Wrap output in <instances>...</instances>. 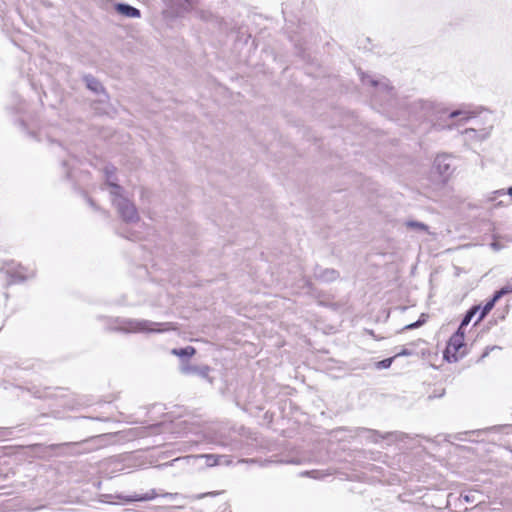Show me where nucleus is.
I'll use <instances>...</instances> for the list:
<instances>
[{
  "instance_id": "obj_16",
  "label": "nucleus",
  "mask_w": 512,
  "mask_h": 512,
  "mask_svg": "<svg viewBox=\"0 0 512 512\" xmlns=\"http://www.w3.org/2000/svg\"><path fill=\"white\" fill-rule=\"evenodd\" d=\"M85 81H86L87 87L95 92H98L99 90L102 89L101 84L95 78H93L91 76H86Z\"/></svg>"
},
{
  "instance_id": "obj_10",
  "label": "nucleus",
  "mask_w": 512,
  "mask_h": 512,
  "mask_svg": "<svg viewBox=\"0 0 512 512\" xmlns=\"http://www.w3.org/2000/svg\"><path fill=\"white\" fill-rule=\"evenodd\" d=\"M404 225L407 229L413 230L417 233H430L429 227L426 224L416 220H408Z\"/></svg>"
},
{
  "instance_id": "obj_14",
  "label": "nucleus",
  "mask_w": 512,
  "mask_h": 512,
  "mask_svg": "<svg viewBox=\"0 0 512 512\" xmlns=\"http://www.w3.org/2000/svg\"><path fill=\"white\" fill-rule=\"evenodd\" d=\"M501 297H497V292L495 293L494 297L485 304L484 308L482 309V312L478 318V321H481L486 314L494 307L495 303L500 299Z\"/></svg>"
},
{
  "instance_id": "obj_4",
  "label": "nucleus",
  "mask_w": 512,
  "mask_h": 512,
  "mask_svg": "<svg viewBox=\"0 0 512 512\" xmlns=\"http://www.w3.org/2000/svg\"><path fill=\"white\" fill-rule=\"evenodd\" d=\"M464 332L461 328L450 337L447 347L444 351V358L448 362H456L459 357L464 355Z\"/></svg>"
},
{
  "instance_id": "obj_19",
  "label": "nucleus",
  "mask_w": 512,
  "mask_h": 512,
  "mask_svg": "<svg viewBox=\"0 0 512 512\" xmlns=\"http://www.w3.org/2000/svg\"><path fill=\"white\" fill-rule=\"evenodd\" d=\"M425 323V315L422 314L421 315V319H419L418 321L414 322V323H411L409 325H406L405 326V329L406 330H412V329H416L418 327H420L421 325H423Z\"/></svg>"
},
{
  "instance_id": "obj_3",
  "label": "nucleus",
  "mask_w": 512,
  "mask_h": 512,
  "mask_svg": "<svg viewBox=\"0 0 512 512\" xmlns=\"http://www.w3.org/2000/svg\"><path fill=\"white\" fill-rule=\"evenodd\" d=\"M0 272H3L6 277V285L22 282L34 276V271L14 262L4 263L0 267Z\"/></svg>"
},
{
  "instance_id": "obj_12",
  "label": "nucleus",
  "mask_w": 512,
  "mask_h": 512,
  "mask_svg": "<svg viewBox=\"0 0 512 512\" xmlns=\"http://www.w3.org/2000/svg\"><path fill=\"white\" fill-rule=\"evenodd\" d=\"M362 82L377 87L379 91H388L390 89L386 81H376L370 76H363Z\"/></svg>"
},
{
  "instance_id": "obj_9",
  "label": "nucleus",
  "mask_w": 512,
  "mask_h": 512,
  "mask_svg": "<svg viewBox=\"0 0 512 512\" xmlns=\"http://www.w3.org/2000/svg\"><path fill=\"white\" fill-rule=\"evenodd\" d=\"M115 10L119 14L126 16L128 18H140L141 17L140 10L135 7L130 6L128 4L118 3L115 5Z\"/></svg>"
},
{
  "instance_id": "obj_8",
  "label": "nucleus",
  "mask_w": 512,
  "mask_h": 512,
  "mask_svg": "<svg viewBox=\"0 0 512 512\" xmlns=\"http://www.w3.org/2000/svg\"><path fill=\"white\" fill-rule=\"evenodd\" d=\"M200 457L206 459V465L208 467H213L216 465H230L232 460L228 456L224 455H215V454H205Z\"/></svg>"
},
{
  "instance_id": "obj_15",
  "label": "nucleus",
  "mask_w": 512,
  "mask_h": 512,
  "mask_svg": "<svg viewBox=\"0 0 512 512\" xmlns=\"http://www.w3.org/2000/svg\"><path fill=\"white\" fill-rule=\"evenodd\" d=\"M195 349L191 346L181 348V349H173L172 354L179 357H191L195 354Z\"/></svg>"
},
{
  "instance_id": "obj_26",
  "label": "nucleus",
  "mask_w": 512,
  "mask_h": 512,
  "mask_svg": "<svg viewBox=\"0 0 512 512\" xmlns=\"http://www.w3.org/2000/svg\"><path fill=\"white\" fill-rule=\"evenodd\" d=\"M506 193L512 198V187L508 188Z\"/></svg>"
},
{
  "instance_id": "obj_27",
  "label": "nucleus",
  "mask_w": 512,
  "mask_h": 512,
  "mask_svg": "<svg viewBox=\"0 0 512 512\" xmlns=\"http://www.w3.org/2000/svg\"><path fill=\"white\" fill-rule=\"evenodd\" d=\"M317 472L316 471H312V472H309L308 474H316Z\"/></svg>"
},
{
  "instance_id": "obj_13",
  "label": "nucleus",
  "mask_w": 512,
  "mask_h": 512,
  "mask_svg": "<svg viewBox=\"0 0 512 512\" xmlns=\"http://www.w3.org/2000/svg\"><path fill=\"white\" fill-rule=\"evenodd\" d=\"M450 119L460 118L461 121H467L474 117V113L467 109H459L452 111L449 116Z\"/></svg>"
},
{
  "instance_id": "obj_2",
  "label": "nucleus",
  "mask_w": 512,
  "mask_h": 512,
  "mask_svg": "<svg viewBox=\"0 0 512 512\" xmlns=\"http://www.w3.org/2000/svg\"><path fill=\"white\" fill-rule=\"evenodd\" d=\"M115 329L124 332H164L172 329L171 323H157L148 320L122 319L118 320Z\"/></svg>"
},
{
  "instance_id": "obj_24",
  "label": "nucleus",
  "mask_w": 512,
  "mask_h": 512,
  "mask_svg": "<svg viewBox=\"0 0 512 512\" xmlns=\"http://www.w3.org/2000/svg\"><path fill=\"white\" fill-rule=\"evenodd\" d=\"M494 195H504L505 194V191L504 190H497L493 193Z\"/></svg>"
},
{
  "instance_id": "obj_6",
  "label": "nucleus",
  "mask_w": 512,
  "mask_h": 512,
  "mask_svg": "<svg viewBox=\"0 0 512 512\" xmlns=\"http://www.w3.org/2000/svg\"><path fill=\"white\" fill-rule=\"evenodd\" d=\"M157 496H158V494L156 493V491L151 490L150 492H148L144 495L135 494V495L128 496V497H125L122 495H116V496L104 495V497L106 498L104 501L107 503H113V501L109 500L108 498H116V499H120V500H123L126 502L149 501V500L155 499Z\"/></svg>"
},
{
  "instance_id": "obj_5",
  "label": "nucleus",
  "mask_w": 512,
  "mask_h": 512,
  "mask_svg": "<svg viewBox=\"0 0 512 512\" xmlns=\"http://www.w3.org/2000/svg\"><path fill=\"white\" fill-rule=\"evenodd\" d=\"M436 171L443 177H448L452 173V157L448 154H440L434 160Z\"/></svg>"
},
{
  "instance_id": "obj_23",
  "label": "nucleus",
  "mask_w": 512,
  "mask_h": 512,
  "mask_svg": "<svg viewBox=\"0 0 512 512\" xmlns=\"http://www.w3.org/2000/svg\"><path fill=\"white\" fill-rule=\"evenodd\" d=\"M186 2V6L184 8L185 11H189L190 10V0H184Z\"/></svg>"
},
{
  "instance_id": "obj_11",
  "label": "nucleus",
  "mask_w": 512,
  "mask_h": 512,
  "mask_svg": "<svg viewBox=\"0 0 512 512\" xmlns=\"http://www.w3.org/2000/svg\"><path fill=\"white\" fill-rule=\"evenodd\" d=\"M181 371L183 373L189 374V373H195L200 375L203 378H207L210 372V368L208 366H202V367H196V366H183L181 368Z\"/></svg>"
},
{
  "instance_id": "obj_18",
  "label": "nucleus",
  "mask_w": 512,
  "mask_h": 512,
  "mask_svg": "<svg viewBox=\"0 0 512 512\" xmlns=\"http://www.w3.org/2000/svg\"><path fill=\"white\" fill-rule=\"evenodd\" d=\"M477 310H478V308H474L467 313V315L464 317V319L462 320L461 325L459 327V328H461V330L463 329L464 326H467L470 323L472 317L474 316V314L476 313Z\"/></svg>"
},
{
  "instance_id": "obj_20",
  "label": "nucleus",
  "mask_w": 512,
  "mask_h": 512,
  "mask_svg": "<svg viewBox=\"0 0 512 512\" xmlns=\"http://www.w3.org/2000/svg\"><path fill=\"white\" fill-rule=\"evenodd\" d=\"M393 359L394 358H387V359H384L382 361H379L376 363V367L378 369H386V368H389L393 362Z\"/></svg>"
},
{
  "instance_id": "obj_1",
  "label": "nucleus",
  "mask_w": 512,
  "mask_h": 512,
  "mask_svg": "<svg viewBox=\"0 0 512 512\" xmlns=\"http://www.w3.org/2000/svg\"><path fill=\"white\" fill-rule=\"evenodd\" d=\"M115 168L106 166L104 169L106 185L110 188L112 203L118 210L121 218L127 223H134L139 220V215L135 205L122 195V188L115 183Z\"/></svg>"
},
{
  "instance_id": "obj_17",
  "label": "nucleus",
  "mask_w": 512,
  "mask_h": 512,
  "mask_svg": "<svg viewBox=\"0 0 512 512\" xmlns=\"http://www.w3.org/2000/svg\"><path fill=\"white\" fill-rule=\"evenodd\" d=\"M512 292V278L504 285L499 291H497V297H502Z\"/></svg>"
},
{
  "instance_id": "obj_22",
  "label": "nucleus",
  "mask_w": 512,
  "mask_h": 512,
  "mask_svg": "<svg viewBox=\"0 0 512 512\" xmlns=\"http://www.w3.org/2000/svg\"><path fill=\"white\" fill-rule=\"evenodd\" d=\"M162 496L170 498V499H174L178 496V494L177 493H164V494H162Z\"/></svg>"
},
{
  "instance_id": "obj_7",
  "label": "nucleus",
  "mask_w": 512,
  "mask_h": 512,
  "mask_svg": "<svg viewBox=\"0 0 512 512\" xmlns=\"http://www.w3.org/2000/svg\"><path fill=\"white\" fill-rule=\"evenodd\" d=\"M491 129H492V126H489L486 128H480V129H476V128L472 127V128L466 129L464 133L467 136V138H469V139L483 141L489 137V135L491 133Z\"/></svg>"
},
{
  "instance_id": "obj_25",
  "label": "nucleus",
  "mask_w": 512,
  "mask_h": 512,
  "mask_svg": "<svg viewBox=\"0 0 512 512\" xmlns=\"http://www.w3.org/2000/svg\"><path fill=\"white\" fill-rule=\"evenodd\" d=\"M491 246H492V248H493V249H495V250H498V249L500 248V247H499V245H498L496 242H493V243L491 244Z\"/></svg>"
},
{
  "instance_id": "obj_21",
  "label": "nucleus",
  "mask_w": 512,
  "mask_h": 512,
  "mask_svg": "<svg viewBox=\"0 0 512 512\" xmlns=\"http://www.w3.org/2000/svg\"><path fill=\"white\" fill-rule=\"evenodd\" d=\"M322 277L327 281H332L338 277V273L335 270H326Z\"/></svg>"
}]
</instances>
